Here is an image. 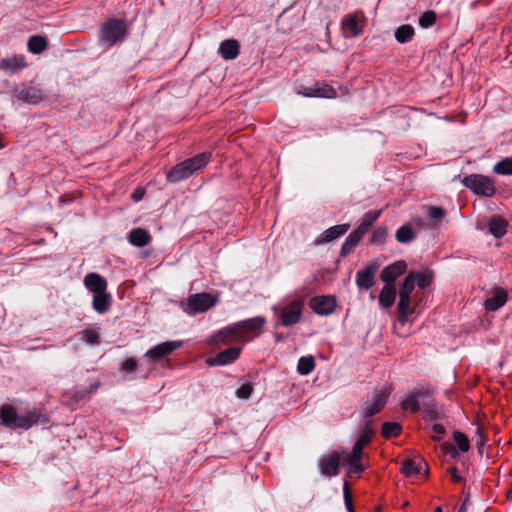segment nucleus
I'll return each instance as SVG.
<instances>
[{
    "mask_svg": "<svg viewBox=\"0 0 512 512\" xmlns=\"http://www.w3.org/2000/svg\"><path fill=\"white\" fill-rule=\"evenodd\" d=\"M267 320L264 316H256L246 320L233 323L212 336V341L216 344H230L232 342L242 341L244 333H253L259 336Z\"/></svg>",
    "mask_w": 512,
    "mask_h": 512,
    "instance_id": "1",
    "label": "nucleus"
},
{
    "mask_svg": "<svg viewBox=\"0 0 512 512\" xmlns=\"http://www.w3.org/2000/svg\"><path fill=\"white\" fill-rule=\"evenodd\" d=\"M40 411L28 410L23 415L17 413V409L11 404L0 406V424L10 430H28L41 420Z\"/></svg>",
    "mask_w": 512,
    "mask_h": 512,
    "instance_id": "2",
    "label": "nucleus"
},
{
    "mask_svg": "<svg viewBox=\"0 0 512 512\" xmlns=\"http://www.w3.org/2000/svg\"><path fill=\"white\" fill-rule=\"evenodd\" d=\"M210 159V152H202L194 157L186 159L185 161L174 165L166 173V179L170 183H178L207 165Z\"/></svg>",
    "mask_w": 512,
    "mask_h": 512,
    "instance_id": "3",
    "label": "nucleus"
},
{
    "mask_svg": "<svg viewBox=\"0 0 512 512\" xmlns=\"http://www.w3.org/2000/svg\"><path fill=\"white\" fill-rule=\"evenodd\" d=\"M128 35V27L123 19L108 18L101 26L99 42L102 45L112 47L125 41Z\"/></svg>",
    "mask_w": 512,
    "mask_h": 512,
    "instance_id": "4",
    "label": "nucleus"
},
{
    "mask_svg": "<svg viewBox=\"0 0 512 512\" xmlns=\"http://www.w3.org/2000/svg\"><path fill=\"white\" fill-rule=\"evenodd\" d=\"M461 182L464 187L469 189L475 195L493 197L496 193V187L493 179L482 174L467 175Z\"/></svg>",
    "mask_w": 512,
    "mask_h": 512,
    "instance_id": "5",
    "label": "nucleus"
},
{
    "mask_svg": "<svg viewBox=\"0 0 512 512\" xmlns=\"http://www.w3.org/2000/svg\"><path fill=\"white\" fill-rule=\"evenodd\" d=\"M304 300L301 298L292 300L281 309L273 307V311L278 314V323L284 327H291L299 323L303 314Z\"/></svg>",
    "mask_w": 512,
    "mask_h": 512,
    "instance_id": "6",
    "label": "nucleus"
},
{
    "mask_svg": "<svg viewBox=\"0 0 512 512\" xmlns=\"http://www.w3.org/2000/svg\"><path fill=\"white\" fill-rule=\"evenodd\" d=\"M391 394V387L385 386L379 390L373 397L371 402H366L364 407V418L363 421L373 424L372 417L379 413L387 403V400Z\"/></svg>",
    "mask_w": 512,
    "mask_h": 512,
    "instance_id": "7",
    "label": "nucleus"
},
{
    "mask_svg": "<svg viewBox=\"0 0 512 512\" xmlns=\"http://www.w3.org/2000/svg\"><path fill=\"white\" fill-rule=\"evenodd\" d=\"M215 304L216 298L206 292L190 295L187 300L189 312L194 314L206 312Z\"/></svg>",
    "mask_w": 512,
    "mask_h": 512,
    "instance_id": "8",
    "label": "nucleus"
},
{
    "mask_svg": "<svg viewBox=\"0 0 512 512\" xmlns=\"http://www.w3.org/2000/svg\"><path fill=\"white\" fill-rule=\"evenodd\" d=\"M13 93L18 100L32 105H36L44 99L40 88L27 84L17 85Z\"/></svg>",
    "mask_w": 512,
    "mask_h": 512,
    "instance_id": "9",
    "label": "nucleus"
},
{
    "mask_svg": "<svg viewBox=\"0 0 512 512\" xmlns=\"http://www.w3.org/2000/svg\"><path fill=\"white\" fill-rule=\"evenodd\" d=\"M309 306L314 313L327 316L335 311L337 300L336 297L332 295L314 296L310 299Z\"/></svg>",
    "mask_w": 512,
    "mask_h": 512,
    "instance_id": "10",
    "label": "nucleus"
},
{
    "mask_svg": "<svg viewBox=\"0 0 512 512\" xmlns=\"http://www.w3.org/2000/svg\"><path fill=\"white\" fill-rule=\"evenodd\" d=\"M182 346V341H166L150 348L144 356L157 362Z\"/></svg>",
    "mask_w": 512,
    "mask_h": 512,
    "instance_id": "11",
    "label": "nucleus"
},
{
    "mask_svg": "<svg viewBox=\"0 0 512 512\" xmlns=\"http://www.w3.org/2000/svg\"><path fill=\"white\" fill-rule=\"evenodd\" d=\"M305 97L333 99L337 97L336 90L326 82H316L313 86L303 87L300 91Z\"/></svg>",
    "mask_w": 512,
    "mask_h": 512,
    "instance_id": "12",
    "label": "nucleus"
},
{
    "mask_svg": "<svg viewBox=\"0 0 512 512\" xmlns=\"http://www.w3.org/2000/svg\"><path fill=\"white\" fill-rule=\"evenodd\" d=\"M340 454L333 451L327 456L319 459L318 467L322 475L327 477H335L339 474Z\"/></svg>",
    "mask_w": 512,
    "mask_h": 512,
    "instance_id": "13",
    "label": "nucleus"
},
{
    "mask_svg": "<svg viewBox=\"0 0 512 512\" xmlns=\"http://www.w3.org/2000/svg\"><path fill=\"white\" fill-rule=\"evenodd\" d=\"M241 353V347H230L220 351L213 357H209L206 363L210 366H224L237 360Z\"/></svg>",
    "mask_w": 512,
    "mask_h": 512,
    "instance_id": "14",
    "label": "nucleus"
},
{
    "mask_svg": "<svg viewBox=\"0 0 512 512\" xmlns=\"http://www.w3.org/2000/svg\"><path fill=\"white\" fill-rule=\"evenodd\" d=\"M379 268L375 261L369 263L363 270L356 273V284L359 289L369 290L374 285V277Z\"/></svg>",
    "mask_w": 512,
    "mask_h": 512,
    "instance_id": "15",
    "label": "nucleus"
},
{
    "mask_svg": "<svg viewBox=\"0 0 512 512\" xmlns=\"http://www.w3.org/2000/svg\"><path fill=\"white\" fill-rule=\"evenodd\" d=\"M407 270V263L404 260H398L386 267L380 273L381 280L388 285L392 283Z\"/></svg>",
    "mask_w": 512,
    "mask_h": 512,
    "instance_id": "16",
    "label": "nucleus"
},
{
    "mask_svg": "<svg viewBox=\"0 0 512 512\" xmlns=\"http://www.w3.org/2000/svg\"><path fill=\"white\" fill-rule=\"evenodd\" d=\"M359 16L358 13H351L343 18L341 25L345 37H358L363 33V28L359 24Z\"/></svg>",
    "mask_w": 512,
    "mask_h": 512,
    "instance_id": "17",
    "label": "nucleus"
},
{
    "mask_svg": "<svg viewBox=\"0 0 512 512\" xmlns=\"http://www.w3.org/2000/svg\"><path fill=\"white\" fill-rule=\"evenodd\" d=\"M27 66L23 55H13L0 60V70L7 74H14Z\"/></svg>",
    "mask_w": 512,
    "mask_h": 512,
    "instance_id": "18",
    "label": "nucleus"
},
{
    "mask_svg": "<svg viewBox=\"0 0 512 512\" xmlns=\"http://www.w3.org/2000/svg\"><path fill=\"white\" fill-rule=\"evenodd\" d=\"M350 229V224H339L332 226L323 231L316 239L317 245L329 243L341 236H343Z\"/></svg>",
    "mask_w": 512,
    "mask_h": 512,
    "instance_id": "19",
    "label": "nucleus"
},
{
    "mask_svg": "<svg viewBox=\"0 0 512 512\" xmlns=\"http://www.w3.org/2000/svg\"><path fill=\"white\" fill-rule=\"evenodd\" d=\"M491 293L492 296L485 300L484 306L488 311H497L506 304L508 294L506 290L501 287L492 288Z\"/></svg>",
    "mask_w": 512,
    "mask_h": 512,
    "instance_id": "20",
    "label": "nucleus"
},
{
    "mask_svg": "<svg viewBox=\"0 0 512 512\" xmlns=\"http://www.w3.org/2000/svg\"><path fill=\"white\" fill-rule=\"evenodd\" d=\"M85 287L93 294L107 290V281L98 273L91 272L84 277Z\"/></svg>",
    "mask_w": 512,
    "mask_h": 512,
    "instance_id": "21",
    "label": "nucleus"
},
{
    "mask_svg": "<svg viewBox=\"0 0 512 512\" xmlns=\"http://www.w3.org/2000/svg\"><path fill=\"white\" fill-rule=\"evenodd\" d=\"M488 231L495 238H502L507 233L508 221L500 215H492L487 223Z\"/></svg>",
    "mask_w": 512,
    "mask_h": 512,
    "instance_id": "22",
    "label": "nucleus"
},
{
    "mask_svg": "<svg viewBox=\"0 0 512 512\" xmlns=\"http://www.w3.org/2000/svg\"><path fill=\"white\" fill-rule=\"evenodd\" d=\"M428 395V390H417L414 393L406 396L401 402V408L403 410H409L413 413H416L420 410V402L421 398H424Z\"/></svg>",
    "mask_w": 512,
    "mask_h": 512,
    "instance_id": "23",
    "label": "nucleus"
},
{
    "mask_svg": "<svg viewBox=\"0 0 512 512\" xmlns=\"http://www.w3.org/2000/svg\"><path fill=\"white\" fill-rule=\"evenodd\" d=\"M423 469L428 473V466L423 460L417 463L412 459H406L402 462L400 471L405 477H412L421 474Z\"/></svg>",
    "mask_w": 512,
    "mask_h": 512,
    "instance_id": "24",
    "label": "nucleus"
},
{
    "mask_svg": "<svg viewBox=\"0 0 512 512\" xmlns=\"http://www.w3.org/2000/svg\"><path fill=\"white\" fill-rule=\"evenodd\" d=\"M128 241L131 245L141 248L152 241V236L143 228H135L129 232Z\"/></svg>",
    "mask_w": 512,
    "mask_h": 512,
    "instance_id": "25",
    "label": "nucleus"
},
{
    "mask_svg": "<svg viewBox=\"0 0 512 512\" xmlns=\"http://www.w3.org/2000/svg\"><path fill=\"white\" fill-rule=\"evenodd\" d=\"M239 43L235 39H227L221 42L219 54L225 60H233L239 55Z\"/></svg>",
    "mask_w": 512,
    "mask_h": 512,
    "instance_id": "26",
    "label": "nucleus"
},
{
    "mask_svg": "<svg viewBox=\"0 0 512 512\" xmlns=\"http://www.w3.org/2000/svg\"><path fill=\"white\" fill-rule=\"evenodd\" d=\"M111 306V295L107 291L96 293L93 295L92 307L99 313H106Z\"/></svg>",
    "mask_w": 512,
    "mask_h": 512,
    "instance_id": "27",
    "label": "nucleus"
},
{
    "mask_svg": "<svg viewBox=\"0 0 512 512\" xmlns=\"http://www.w3.org/2000/svg\"><path fill=\"white\" fill-rule=\"evenodd\" d=\"M374 433L373 424L362 421L359 427V436L354 444L364 448L371 442Z\"/></svg>",
    "mask_w": 512,
    "mask_h": 512,
    "instance_id": "28",
    "label": "nucleus"
},
{
    "mask_svg": "<svg viewBox=\"0 0 512 512\" xmlns=\"http://www.w3.org/2000/svg\"><path fill=\"white\" fill-rule=\"evenodd\" d=\"M138 368V362L135 358H127L119 364L118 371L124 380L135 379V373Z\"/></svg>",
    "mask_w": 512,
    "mask_h": 512,
    "instance_id": "29",
    "label": "nucleus"
},
{
    "mask_svg": "<svg viewBox=\"0 0 512 512\" xmlns=\"http://www.w3.org/2000/svg\"><path fill=\"white\" fill-rule=\"evenodd\" d=\"M379 303L384 308L391 307L396 299V290L392 285L386 284L379 293Z\"/></svg>",
    "mask_w": 512,
    "mask_h": 512,
    "instance_id": "30",
    "label": "nucleus"
},
{
    "mask_svg": "<svg viewBox=\"0 0 512 512\" xmlns=\"http://www.w3.org/2000/svg\"><path fill=\"white\" fill-rule=\"evenodd\" d=\"M395 39L401 43H409L415 36V30L410 24H403L395 30Z\"/></svg>",
    "mask_w": 512,
    "mask_h": 512,
    "instance_id": "31",
    "label": "nucleus"
},
{
    "mask_svg": "<svg viewBox=\"0 0 512 512\" xmlns=\"http://www.w3.org/2000/svg\"><path fill=\"white\" fill-rule=\"evenodd\" d=\"M78 336H79L80 340H82L84 343L91 345V346L99 345L101 342L99 328L84 329L78 333Z\"/></svg>",
    "mask_w": 512,
    "mask_h": 512,
    "instance_id": "32",
    "label": "nucleus"
},
{
    "mask_svg": "<svg viewBox=\"0 0 512 512\" xmlns=\"http://www.w3.org/2000/svg\"><path fill=\"white\" fill-rule=\"evenodd\" d=\"M397 312L399 321L405 323L408 316L413 313V310L410 309V297L399 295Z\"/></svg>",
    "mask_w": 512,
    "mask_h": 512,
    "instance_id": "33",
    "label": "nucleus"
},
{
    "mask_svg": "<svg viewBox=\"0 0 512 512\" xmlns=\"http://www.w3.org/2000/svg\"><path fill=\"white\" fill-rule=\"evenodd\" d=\"M381 213L382 210H371L366 212L357 228L366 234L373 223L380 217Z\"/></svg>",
    "mask_w": 512,
    "mask_h": 512,
    "instance_id": "34",
    "label": "nucleus"
},
{
    "mask_svg": "<svg viewBox=\"0 0 512 512\" xmlns=\"http://www.w3.org/2000/svg\"><path fill=\"white\" fill-rule=\"evenodd\" d=\"M395 238L399 243L407 244L416 238V233L410 225H403L397 229Z\"/></svg>",
    "mask_w": 512,
    "mask_h": 512,
    "instance_id": "35",
    "label": "nucleus"
},
{
    "mask_svg": "<svg viewBox=\"0 0 512 512\" xmlns=\"http://www.w3.org/2000/svg\"><path fill=\"white\" fill-rule=\"evenodd\" d=\"M315 368V359L313 356H303L298 360L297 363V372L300 375H308Z\"/></svg>",
    "mask_w": 512,
    "mask_h": 512,
    "instance_id": "36",
    "label": "nucleus"
},
{
    "mask_svg": "<svg viewBox=\"0 0 512 512\" xmlns=\"http://www.w3.org/2000/svg\"><path fill=\"white\" fill-rule=\"evenodd\" d=\"M47 47V41L45 37L34 35L31 36L28 41V49L34 54L43 52Z\"/></svg>",
    "mask_w": 512,
    "mask_h": 512,
    "instance_id": "37",
    "label": "nucleus"
},
{
    "mask_svg": "<svg viewBox=\"0 0 512 512\" xmlns=\"http://www.w3.org/2000/svg\"><path fill=\"white\" fill-rule=\"evenodd\" d=\"M401 431H402V427H401V425L399 423H397V422H385L382 425L381 435L385 439H390V438L399 436Z\"/></svg>",
    "mask_w": 512,
    "mask_h": 512,
    "instance_id": "38",
    "label": "nucleus"
},
{
    "mask_svg": "<svg viewBox=\"0 0 512 512\" xmlns=\"http://www.w3.org/2000/svg\"><path fill=\"white\" fill-rule=\"evenodd\" d=\"M415 277V283H417L418 287L425 289L431 285L433 281V272L431 270H424L421 272L413 273Z\"/></svg>",
    "mask_w": 512,
    "mask_h": 512,
    "instance_id": "39",
    "label": "nucleus"
},
{
    "mask_svg": "<svg viewBox=\"0 0 512 512\" xmlns=\"http://www.w3.org/2000/svg\"><path fill=\"white\" fill-rule=\"evenodd\" d=\"M493 172L498 175H512V157H506L493 166Z\"/></svg>",
    "mask_w": 512,
    "mask_h": 512,
    "instance_id": "40",
    "label": "nucleus"
},
{
    "mask_svg": "<svg viewBox=\"0 0 512 512\" xmlns=\"http://www.w3.org/2000/svg\"><path fill=\"white\" fill-rule=\"evenodd\" d=\"M415 288V277L413 273H409L400 284L399 295L410 297Z\"/></svg>",
    "mask_w": 512,
    "mask_h": 512,
    "instance_id": "41",
    "label": "nucleus"
},
{
    "mask_svg": "<svg viewBox=\"0 0 512 512\" xmlns=\"http://www.w3.org/2000/svg\"><path fill=\"white\" fill-rule=\"evenodd\" d=\"M387 235L388 231L386 227H378L372 232L369 242L372 245H382L385 242Z\"/></svg>",
    "mask_w": 512,
    "mask_h": 512,
    "instance_id": "42",
    "label": "nucleus"
},
{
    "mask_svg": "<svg viewBox=\"0 0 512 512\" xmlns=\"http://www.w3.org/2000/svg\"><path fill=\"white\" fill-rule=\"evenodd\" d=\"M436 20H437L436 13L432 10H428V11H425L419 17L418 23L422 28L427 29V28L431 27L432 25H434L436 23Z\"/></svg>",
    "mask_w": 512,
    "mask_h": 512,
    "instance_id": "43",
    "label": "nucleus"
},
{
    "mask_svg": "<svg viewBox=\"0 0 512 512\" xmlns=\"http://www.w3.org/2000/svg\"><path fill=\"white\" fill-rule=\"evenodd\" d=\"M363 449L364 448L354 444L351 452L345 457L344 462H359L362 461L363 458L368 457Z\"/></svg>",
    "mask_w": 512,
    "mask_h": 512,
    "instance_id": "44",
    "label": "nucleus"
},
{
    "mask_svg": "<svg viewBox=\"0 0 512 512\" xmlns=\"http://www.w3.org/2000/svg\"><path fill=\"white\" fill-rule=\"evenodd\" d=\"M453 440L457 444L459 450L463 453L467 452L470 448L468 437L460 432V431H454L453 432Z\"/></svg>",
    "mask_w": 512,
    "mask_h": 512,
    "instance_id": "45",
    "label": "nucleus"
},
{
    "mask_svg": "<svg viewBox=\"0 0 512 512\" xmlns=\"http://www.w3.org/2000/svg\"><path fill=\"white\" fill-rule=\"evenodd\" d=\"M348 465V476L353 477L357 476L359 477L365 470L366 466L362 463V461L359 462H345Z\"/></svg>",
    "mask_w": 512,
    "mask_h": 512,
    "instance_id": "46",
    "label": "nucleus"
},
{
    "mask_svg": "<svg viewBox=\"0 0 512 512\" xmlns=\"http://www.w3.org/2000/svg\"><path fill=\"white\" fill-rule=\"evenodd\" d=\"M446 215V211L444 208L440 206H429L428 207V216L431 220L439 221L444 218Z\"/></svg>",
    "mask_w": 512,
    "mask_h": 512,
    "instance_id": "47",
    "label": "nucleus"
},
{
    "mask_svg": "<svg viewBox=\"0 0 512 512\" xmlns=\"http://www.w3.org/2000/svg\"><path fill=\"white\" fill-rule=\"evenodd\" d=\"M364 235L365 233L363 231L356 228L347 236L345 240L349 242V244L352 245V247L355 248L359 244Z\"/></svg>",
    "mask_w": 512,
    "mask_h": 512,
    "instance_id": "48",
    "label": "nucleus"
},
{
    "mask_svg": "<svg viewBox=\"0 0 512 512\" xmlns=\"http://www.w3.org/2000/svg\"><path fill=\"white\" fill-rule=\"evenodd\" d=\"M364 235L365 233L363 231L356 228L347 236L345 240L349 242V244L352 245V247L355 248L359 244Z\"/></svg>",
    "mask_w": 512,
    "mask_h": 512,
    "instance_id": "49",
    "label": "nucleus"
},
{
    "mask_svg": "<svg viewBox=\"0 0 512 512\" xmlns=\"http://www.w3.org/2000/svg\"><path fill=\"white\" fill-rule=\"evenodd\" d=\"M253 392V386L251 383H245L241 385L235 392L239 399H248Z\"/></svg>",
    "mask_w": 512,
    "mask_h": 512,
    "instance_id": "50",
    "label": "nucleus"
},
{
    "mask_svg": "<svg viewBox=\"0 0 512 512\" xmlns=\"http://www.w3.org/2000/svg\"><path fill=\"white\" fill-rule=\"evenodd\" d=\"M343 493H344V500H345V504L347 506V509L350 512H353L352 498H351V493H350V486H349V483L347 481L344 482Z\"/></svg>",
    "mask_w": 512,
    "mask_h": 512,
    "instance_id": "51",
    "label": "nucleus"
},
{
    "mask_svg": "<svg viewBox=\"0 0 512 512\" xmlns=\"http://www.w3.org/2000/svg\"><path fill=\"white\" fill-rule=\"evenodd\" d=\"M423 418L428 421L438 419V412L434 407H425L423 409Z\"/></svg>",
    "mask_w": 512,
    "mask_h": 512,
    "instance_id": "52",
    "label": "nucleus"
},
{
    "mask_svg": "<svg viewBox=\"0 0 512 512\" xmlns=\"http://www.w3.org/2000/svg\"><path fill=\"white\" fill-rule=\"evenodd\" d=\"M354 247H352V245L349 244V242H347L346 240L342 243L341 245V249H340V255L342 257H347L348 255H350L353 251H354Z\"/></svg>",
    "mask_w": 512,
    "mask_h": 512,
    "instance_id": "53",
    "label": "nucleus"
},
{
    "mask_svg": "<svg viewBox=\"0 0 512 512\" xmlns=\"http://www.w3.org/2000/svg\"><path fill=\"white\" fill-rule=\"evenodd\" d=\"M442 448L452 458H456L458 456V452H457L456 448L452 444L444 443V444H442Z\"/></svg>",
    "mask_w": 512,
    "mask_h": 512,
    "instance_id": "54",
    "label": "nucleus"
},
{
    "mask_svg": "<svg viewBox=\"0 0 512 512\" xmlns=\"http://www.w3.org/2000/svg\"><path fill=\"white\" fill-rule=\"evenodd\" d=\"M476 435L478 436V439H477V446H478V448L480 449L481 447H483V446H484V444H485V440H486V439H485V435H484V433H483L482 428H481V427H479V426H478V427H477V429H476Z\"/></svg>",
    "mask_w": 512,
    "mask_h": 512,
    "instance_id": "55",
    "label": "nucleus"
},
{
    "mask_svg": "<svg viewBox=\"0 0 512 512\" xmlns=\"http://www.w3.org/2000/svg\"><path fill=\"white\" fill-rule=\"evenodd\" d=\"M452 480L454 482H461L462 481V477L458 474V470L456 467H451L449 470H448Z\"/></svg>",
    "mask_w": 512,
    "mask_h": 512,
    "instance_id": "56",
    "label": "nucleus"
},
{
    "mask_svg": "<svg viewBox=\"0 0 512 512\" xmlns=\"http://www.w3.org/2000/svg\"><path fill=\"white\" fill-rule=\"evenodd\" d=\"M432 430L438 435H443L446 432L445 427L438 423L433 424Z\"/></svg>",
    "mask_w": 512,
    "mask_h": 512,
    "instance_id": "57",
    "label": "nucleus"
},
{
    "mask_svg": "<svg viewBox=\"0 0 512 512\" xmlns=\"http://www.w3.org/2000/svg\"><path fill=\"white\" fill-rule=\"evenodd\" d=\"M468 502H469V498L466 497L464 499V501L462 502V504L460 505L458 512H467Z\"/></svg>",
    "mask_w": 512,
    "mask_h": 512,
    "instance_id": "58",
    "label": "nucleus"
},
{
    "mask_svg": "<svg viewBox=\"0 0 512 512\" xmlns=\"http://www.w3.org/2000/svg\"><path fill=\"white\" fill-rule=\"evenodd\" d=\"M143 196V192L142 191H139V190H136L134 193H133V199L135 201H139Z\"/></svg>",
    "mask_w": 512,
    "mask_h": 512,
    "instance_id": "59",
    "label": "nucleus"
},
{
    "mask_svg": "<svg viewBox=\"0 0 512 512\" xmlns=\"http://www.w3.org/2000/svg\"><path fill=\"white\" fill-rule=\"evenodd\" d=\"M98 387H99L98 383L91 384L89 390L87 391V393L95 392L98 389Z\"/></svg>",
    "mask_w": 512,
    "mask_h": 512,
    "instance_id": "60",
    "label": "nucleus"
},
{
    "mask_svg": "<svg viewBox=\"0 0 512 512\" xmlns=\"http://www.w3.org/2000/svg\"><path fill=\"white\" fill-rule=\"evenodd\" d=\"M275 339L276 341H282L284 339L283 335L282 334H275Z\"/></svg>",
    "mask_w": 512,
    "mask_h": 512,
    "instance_id": "61",
    "label": "nucleus"
},
{
    "mask_svg": "<svg viewBox=\"0 0 512 512\" xmlns=\"http://www.w3.org/2000/svg\"><path fill=\"white\" fill-rule=\"evenodd\" d=\"M507 497L512 501V487L511 490L508 492Z\"/></svg>",
    "mask_w": 512,
    "mask_h": 512,
    "instance_id": "62",
    "label": "nucleus"
},
{
    "mask_svg": "<svg viewBox=\"0 0 512 512\" xmlns=\"http://www.w3.org/2000/svg\"><path fill=\"white\" fill-rule=\"evenodd\" d=\"M431 439L434 441H440L441 438L439 436H432Z\"/></svg>",
    "mask_w": 512,
    "mask_h": 512,
    "instance_id": "63",
    "label": "nucleus"
},
{
    "mask_svg": "<svg viewBox=\"0 0 512 512\" xmlns=\"http://www.w3.org/2000/svg\"><path fill=\"white\" fill-rule=\"evenodd\" d=\"M434 512H442V508L441 507H436Z\"/></svg>",
    "mask_w": 512,
    "mask_h": 512,
    "instance_id": "64",
    "label": "nucleus"
}]
</instances>
